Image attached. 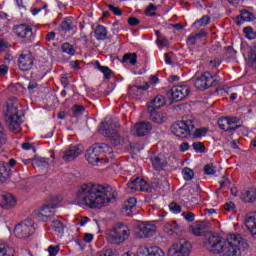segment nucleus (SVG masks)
<instances>
[{
	"label": "nucleus",
	"mask_w": 256,
	"mask_h": 256,
	"mask_svg": "<svg viewBox=\"0 0 256 256\" xmlns=\"http://www.w3.org/2000/svg\"><path fill=\"white\" fill-rule=\"evenodd\" d=\"M11 177V168L5 161H0V183H5Z\"/></svg>",
	"instance_id": "obj_24"
},
{
	"label": "nucleus",
	"mask_w": 256,
	"mask_h": 256,
	"mask_svg": "<svg viewBox=\"0 0 256 256\" xmlns=\"http://www.w3.org/2000/svg\"><path fill=\"white\" fill-rule=\"evenodd\" d=\"M74 117H81L85 113V107L83 105H74L71 108Z\"/></svg>",
	"instance_id": "obj_43"
},
{
	"label": "nucleus",
	"mask_w": 256,
	"mask_h": 256,
	"mask_svg": "<svg viewBox=\"0 0 256 256\" xmlns=\"http://www.w3.org/2000/svg\"><path fill=\"white\" fill-rule=\"evenodd\" d=\"M225 211H235V203L228 202L224 204Z\"/></svg>",
	"instance_id": "obj_62"
},
{
	"label": "nucleus",
	"mask_w": 256,
	"mask_h": 256,
	"mask_svg": "<svg viewBox=\"0 0 256 256\" xmlns=\"http://www.w3.org/2000/svg\"><path fill=\"white\" fill-rule=\"evenodd\" d=\"M106 235L107 241L112 245H121V243H125L129 239L131 230L123 223H116L107 231Z\"/></svg>",
	"instance_id": "obj_3"
},
{
	"label": "nucleus",
	"mask_w": 256,
	"mask_h": 256,
	"mask_svg": "<svg viewBox=\"0 0 256 256\" xmlns=\"http://www.w3.org/2000/svg\"><path fill=\"white\" fill-rule=\"evenodd\" d=\"M166 228L168 229V233H177V229H179V225L174 221L173 226H169V224L166 225Z\"/></svg>",
	"instance_id": "obj_61"
},
{
	"label": "nucleus",
	"mask_w": 256,
	"mask_h": 256,
	"mask_svg": "<svg viewBox=\"0 0 256 256\" xmlns=\"http://www.w3.org/2000/svg\"><path fill=\"white\" fill-rule=\"evenodd\" d=\"M148 114L151 121L158 125H161L165 123V121H167V115L163 112H159L156 110V111L148 112Z\"/></svg>",
	"instance_id": "obj_25"
},
{
	"label": "nucleus",
	"mask_w": 256,
	"mask_h": 256,
	"mask_svg": "<svg viewBox=\"0 0 256 256\" xmlns=\"http://www.w3.org/2000/svg\"><path fill=\"white\" fill-rule=\"evenodd\" d=\"M48 253L51 256L57 255V253H59V246H49L48 247Z\"/></svg>",
	"instance_id": "obj_60"
},
{
	"label": "nucleus",
	"mask_w": 256,
	"mask_h": 256,
	"mask_svg": "<svg viewBox=\"0 0 256 256\" xmlns=\"http://www.w3.org/2000/svg\"><path fill=\"white\" fill-rule=\"evenodd\" d=\"M98 131L99 134L109 140L114 147H119V145L125 143V139L122 138L121 134H119L116 129H99Z\"/></svg>",
	"instance_id": "obj_10"
},
{
	"label": "nucleus",
	"mask_w": 256,
	"mask_h": 256,
	"mask_svg": "<svg viewBox=\"0 0 256 256\" xmlns=\"http://www.w3.org/2000/svg\"><path fill=\"white\" fill-rule=\"evenodd\" d=\"M139 235L142 239H147L155 235V227L149 224H142L139 226Z\"/></svg>",
	"instance_id": "obj_22"
},
{
	"label": "nucleus",
	"mask_w": 256,
	"mask_h": 256,
	"mask_svg": "<svg viewBox=\"0 0 256 256\" xmlns=\"http://www.w3.org/2000/svg\"><path fill=\"white\" fill-rule=\"evenodd\" d=\"M192 36H194L196 41H199V39H203V37H207V32L200 31V32H198V33H196V34H194Z\"/></svg>",
	"instance_id": "obj_63"
},
{
	"label": "nucleus",
	"mask_w": 256,
	"mask_h": 256,
	"mask_svg": "<svg viewBox=\"0 0 256 256\" xmlns=\"http://www.w3.org/2000/svg\"><path fill=\"white\" fill-rule=\"evenodd\" d=\"M182 175L185 179V181H191V179H193V177H195V173L193 172V170H191V168H184L182 170Z\"/></svg>",
	"instance_id": "obj_44"
},
{
	"label": "nucleus",
	"mask_w": 256,
	"mask_h": 256,
	"mask_svg": "<svg viewBox=\"0 0 256 256\" xmlns=\"http://www.w3.org/2000/svg\"><path fill=\"white\" fill-rule=\"evenodd\" d=\"M33 233H35V227H33V220L31 219L18 223L14 228V235L18 237V239H27V237H31Z\"/></svg>",
	"instance_id": "obj_6"
},
{
	"label": "nucleus",
	"mask_w": 256,
	"mask_h": 256,
	"mask_svg": "<svg viewBox=\"0 0 256 256\" xmlns=\"http://www.w3.org/2000/svg\"><path fill=\"white\" fill-rule=\"evenodd\" d=\"M209 225V222L207 221H202V222H197L193 227H192V233L193 235H196L198 237H201V236H205L206 240L207 241V234L208 233H213V232H208L207 231V227Z\"/></svg>",
	"instance_id": "obj_17"
},
{
	"label": "nucleus",
	"mask_w": 256,
	"mask_h": 256,
	"mask_svg": "<svg viewBox=\"0 0 256 256\" xmlns=\"http://www.w3.org/2000/svg\"><path fill=\"white\" fill-rule=\"evenodd\" d=\"M211 23V18L209 16H202L200 20L194 22L195 27H203L205 25H209Z\"/></svg>",
	"instance_id": "obj_45"
},
{
	"label": "nucleus",
	"mask_w": 256,
	"mask_h": 256,
	"mask_svg": "<svg viewBox=\"0 0 256 256\" xmlns=\"http://www.w3.org/2000/svg\"><path fill=\"white\" fill-rule=\"evenodd\" d=\"M191 93V89L187 85L173 86L171 90L167 92L168 98L174 102L183 101L187 95Z\"/></svg>",
	"instance_id": "obj_8"
},
{
	"label": "nucleus",
	"mask_w": 256,
	"mask_h": 256,
	"mask_svg": "<svg viewBox=\"0 0 256 256\" xmlns=\"http://www.w3.org/2000/svg\"><path fill=\"white\" fill-rule=\"evenodd\" d=\"M143 183V179L136 177L134 180H132L130 183H128V187L132 191H139L141 189V185Z\"/></svg>",
	"instance_id": "obj_35"
},
{
	"label": "nucleus",
	"mask_w": 256,
	"mask_h": 256,
	"mask_svg": "<svg viewBox=\"0 0 256 256\" xmlns=\"http://www.w3.org/2000/svg\"><path fill=\"white\" fill-rule=\"evenodd\" d=\"M107 8L109 9V11H111L112 13H114V14L117 15V16L123 15V11H122L121 8H119V7H115V6H113L112 4H109V5L107 6Z\"/></svg>",
	"instance_id": "obj_54"
},
{
	"label": "nucleus",
	"mask_w": 256,
	"mask_h": 256,
	"mask_svg": "<svg viewBox=\"0 0 256 256\" xmlns=\"http://www.w3.org/2000/svg\"><path fill=\"white\" fill-rule=\"evenodd\" d=\"M192 147L196 153H205V145L201 142H194Z\"/></svg>",
	"instance_id": "obj_51"
},
{
	"label": "nucleus",
	"mask_w": 256,
	"mask_h": 256,
	"mask_svg": "<svg viewBox=\"0 0 256 256\" xmlns=\"http://www.w3.org/2000/svg\"><path fill=\"white\" fill-rule=\"evenodd\" d=\"M137 205V199H135L134 197L129 198L125 204L123 205V209L125 211H130V213H133V209H135Z\"/></svg>",
	"instance_id": "obj_33"
},
{
	"label": "nucleus",
	"mask_w": 256,
	"mask_h": 256,
	"mask_svg": "<svg viewBox=\"0 0 256 256\" xmlns=\"http://www.w3.org/2000/svg\"><path fill=\"white\" fill-rule=\"evenodd\" d=\"M238 21H236L237 25H243V23H245V21L247 22H251L255 19V15H253V13H251L249 10L247 9H243L240 12V15L237 16Z\"/></svg>",
	"instance_id": "obj_26"
},
{
	"label": "nucleus",
	"mask_w": 256,
	"mask_h": 256,
	"mask_svg": "<svg viewBox=\"0 0 256 256\" xmlns=\"http://www.w3.org/2000/svg\"><path fill=\"white\" fill-rule=\"evenodd\" d=\"M59 207L58 203H49L42 206L40 211L34 212L35 217L40 219V221H51L55 217V211L51 209H57Z\"/></svg>",
	"instance_id": "obj_9"
},
{
	"label": "nucleus",
	"mask_w": 256,
	"mask_h": 256,
	"mask_svg": "<svg viewBox=\"0 0 256 256\" xmlns=\"http://www.w3.org/2000/svg\"><path fill=\"white\" fill-rule=\"evenodd\" d=\"M129 61L130 65H137V54L136 53H126L123 55L122 63H127Z\"/></svg>",
	"instance_id": "obj_32"
},
{
	"label": "nucleus",
	"mask_w": 256,
	"mask_h": 256,
	"mask_svg": "<svg viewBox=\"0 0 256 256\" xmlns=\"http://www.w3.org/2000/svg\"><path fill=\"white\" fill-rule=\"evenodd\" d=\"M51 227L56 233H63V231H65V226L63 225V222L59 220H53Z\"/></svg>",
	"instance_id": "obj_40"
},
{
	"label": "nucleus",
	"mask_w": 256,
	"mask_h": 256,
	"mask_svg": "<svg viewBox=\"0 0 256 256\" xmlns=\"http://www.w3.org/2000/svg\"><path fill=\"white\" fill-rule=\"evenodd\" d=\"M157 185H158V182H153L152 185L149 186V183L143 180L140 186V191H144L145 193H151V191H153V188L157 187Z\"/></svg>",
	"instance_id": "obj_38"
},
{
	"label": "nucleus",
	"mask_w": 256,
	"mask_h": 256,
	"mask_svg": "<svg viewBox=\"0 0 256 256\" xmlns=\"http://www.w3.org/2000/svg\"><path fill=\"white\" fill-rule=\"evenodd\" d=\"M151 11H157V6H155V4H153V3L149 4V6L145 10V13L149 17H155L157 15V13L151 12Z\"/></svg>",
	"instance_id": "obj_49"
},
{
	"label": "nucleus",
	"mask_w": 256,
	"mask_h": 256,
	"mask_svg": "<svg viewBox=\"0 0 256 256\" xmlns=\"http://www.w3.org/2000/svg\"><path fill=\"white\" fill-rule=\"evenodd\" d=\"M152 165L156 171H161L163 167H166L167 162L159 156L152 158Z\"/></svg>",
	"instance_id": "obj_31"
},
{
	"label": "nucleus",
	"mask_w": 256,
	"mask_h": 256,
	"mask_svg": "<svg viewBox=\"0 0 256 256\" xmlns=\"http://www.w3.org/2000/svg\"><path fill=\"white\" fill-rule=\"evenodd\" d=\"M204 245L207 251L213 253V255L221 256H239L241 251H245L249 247L241 234H233L225 239L219 234L208 233Z\"/></svg>",
	"instance_id": "obj_2"
},
{
	"label": "nucleus",
	"mask_w": 256,
	"mask_h": 256,
	"mask_svg": "<svg viewBox=\"0 0 256 256\" xmlns=\"http://www.w3.org/2000/svg\"><path fill=\"white\" fill-rule=\"evenodd\" d=\"M98 256H115L113 254V250H102L101 252L98 253Z\"/></svg>",
	"instance_id": "obj_64"
},
{
	"label": "nucleus",
	"mask_w": 256,
	"mask_h": 256,
	"mask_svg": "<svg viewBox=\"0 0 256 256\" xmlns=\"http://www.w3.org/2000/svg\"><path fill=\"white\" fill-rule=\"evenodd\" d=\"M62 53H66V55H70V57H73L75 55L76 51L73 45H71L68 42H65L62 44Z\"/></svg>",
	"instance_id": "obj_36"
},
{
	"label": "nucleus",
	"mask_w": 256,
	"mask_h": 256,
	"mask_svg": "<svg viewBox=\"0 0 256 256\" xmlns=\"http://www.w3.org/2000/svg\"><path fill=\"white\" fill-rule=\"evenodd\" d=\"M218 126L220 129H239L243 127V122L239 117H224L218 120Z\"/></svg>",
	"instance_id": "obj_11"
},
{
	"label": "nucleus",
	"mask_w": 256,
	"mask_h": 256,
	"mask_svg": "<svg viewBox=\"0 0 256 256\" xmlns=\"http://www.w3.org/2000/svg\"><path fill=\"white\" fill-rule=\"evenodd\" d=\"M150 85L148 84V82H144L143 85H134L132 87V89H137L138 91H147L149 89Z\"/></svg>",
	"instance_id": "obj_59"
},
{
	"label": "nucleus",
	"mask_w": 256,
	"mask_h": 256,
	"mask_svg": "<svg viewBox=\"0 0 256 256\" xmlns=\"http://www.w3.org/2000/svg\"><path fill=\"white\" fill-rule=\"evenodd\" d=\"M243 32L245 33L247 39H255L256 33L253 31V28L248 26L243 29Z\"/></svg>",
	"instance_id": "obj_50"
},
{
	"label": "nucleus",
	"mask_w": 256,
	"mask_h": 256,
	"mask_svg": "<svg viewBox=\"0 0 256 256\" xmlns=\"http://www.w3.org/2000/svg\"><path fill=\"white\" fill-rule=\"evenodd\" d=\"M15 251L11 248L5 247V244L0 243V256H14Z\"/></svg>",
	"instance_id": "obj_42"
},
{
	"label": "nucleus",
	"mask_w": 256,
	"mask_h": 256,
	"mask_svg": "<svg viewBox=\"0 0 256 256\" xmlns=\"http://www.w3.org/2000/svg\"><path fill=\"white\" fill-rule=\"evenodd\" d=\"M49 165V158L37 157L34 158L33 167H47Z\"/></svg>",
	"instance_id": "obj_37"
},
{
	"label": "nucleus",
	"mask_w": 256,
	"mask_h": 256,
	"mask_svg": "<svg viewBox=\"0 0 256 256\" xmlns=\"http://www.w3.org/2000/svg\"><path fill=\"white\" fill-rule=\"evenodd\" d=\"M140 255L143 256H165V252L158 246H148L140 249Z\"/></svg>",
	"instance_id": "obj_18"
},
{
	"label": "nucleus",
	"mask_w": 256,
	"mask_h": 256,
	"mask_svg": "<svg viewBox=\"0 0 256 256\" xmlns=\"http://www.w3.org/2000/svg\"><path fill=\"white\" fill-rule=\"evenodd\" d=\"M92 147L99 155H101V153H107L108 155H111V153H113V149L111 148V146H109V144L95 143L92 145Z\"/></svg>",
	"instance_id": "obj_27"
},
{
	"label": "nucleus",
	"mask_w": 256,
	"mask_h": 256,
	"mask_svg": "<svg viewBox=\"0 0 256 256\" xmlns=\"http://www.w3.org/2000/svg\"><path fill=\"white\" fill-rule=\"evenodd\" d=\"M94 37L97 41H105L107 39V28L103 25H98L94 30Z\"/></svg>",
	"instance_id": "obj_28"
},
{
	"label": "nucleus",
	"mask_w": 256,
	"mask_h": 256,
	"mask_svg": "<svg viewBox=\"0 0 256 256\" xmlns=\"http://www.w3.org/2000/svg\"><path fill=\"white\" fill-rule=\"evenodd\" d=\"M99 155L100 154L96 152L93 146H91L90 149L87 150L85 158L90 165H99V163L103 161V158L99 157Z\"/></svg>",
	"instance_id": "obj_19"
},
{
	"label": "nucleus",
	"mask_w": 256,
	"mask_h": 256,
	"mask_svg": "<svg viewBox=\"0 0 256 256\" xmlns=\"http://www.w3.org/2000/svg\"><path fill=\"white\" fill-rule=\"evenodd\" d=\"M81 153H83L81 145L70 146L69 149L63 152L62 159L67 162L75 161V159H77Z\"/></svg>",
	"instance_id": "obj_14"
},
{
	"label": "nucleus",
	"mask_w": 256,
	"mask_h": 256,
	"mask_svg": "<svg viewBox=\"0 0 256 256\" xmlns=\"http://www.w3.org/2000/svg\"><path fill=\"white\" fill-rule=\"evenodd\" d=\"M217 85H219V80L215 79V76L209 72H204L201 76L196 78L194 82V87H196L198 91H207L210 87H217Z\"/></svg>",
	"instance_id": "obj_5"
},
{
	"label": "nucleus",
	"mask_w": 256,
	"mask_h": 256,
	"mask_svg": "<svg viewBox=\"0 0 256 256\" xmlns=\"http://www.w3.org/2000/svg\"><path fill=\"white\" fill-rule=\"evenodd\" d=\"M191 253V243L186 240H180L172 245L168 250V256H189Z\"/></svg>",
	"instance_id": "obj_7"
},
{
	"label": "nucleus",
	"mask_w": 256,
	"mask_h": 256,
	"mask_svg": "<svg viewBox=\"0 0 256 256\" xmlns=\"http://www.w3.org/2000/svg\"><path fill=\"white\" fill-rule=\"evenodd\" d=\"M215 173H217V170H215L213 164H206L204 166V175H215Z\"/></svg>",
	"instance_id": "obj_48"
},
{
	"label": "nucleus",
	"mask_w": 256,
	"mask_h": 256,
	"mask_svg": "<svg viewBox=\"0 0 256 256\" xmlns=\"http://www.w3.org/2000/svg\"><path fill=\"white\" fill-rule=\"evenodd\" d=\"M249 61L251 63V67L256 69V43L251 48V53H250Z\"/></svg>",
	"instance_id": "obj_46"
},
{
	"label": "nucleus",
	"mask_w": 256,
	"mask_h": 256,
	"mask_svg": "<svg viewBox=\"0 0 256 256\" xmlns=\"http://www.w3.org/2000/svg\"><path fill=\"white\" fill-rule=\"evenodd\" d=\"M172 135H175L178 139H187V137H191V129H174Z\"/></svg>",
	"instance_id": "obj_30"
},
{
	"label": "nucleus",
	"mask_w": 256,
	"mask_h": 256,
	"mask_svg": "<svg viewBox=\"0 0 256 256\" xmlns=\"http://www.w3.org/2000/svg\"><path fill=\"white\" fill-rule=\"evenodd\" d=\"M241 199L245 202V203H253V201H255L256 197H255V191L253 190H247L244 194H242Z\"/></svg>",
	"instance_id": "obj_34"
},
{
	"label": "nucleus",
	"mask_w": 256,
	"mask_h": 256,
	"mask_svg": "<svg viewBox=\"0 0 256 256\" xmlns=\"http://www.w3.org/2000/svg\"><path fill=\"white\" fill-rule=\"evenodd\" d=\"M54 133L55 132L52 129L42 130L40 132V137H42L43 139H50V137H53Z\"/></svg>",
	"instance_id": "obj_53"
},
{
	"label": "nucleus",
	"mask_w": 256,
	"mask_h": 256,
	"mask_svg": "<svg viewBox=\"0 0 256 256\" xmlns=\"http://www.w3.org/2000/svg\"><path fill=\"white\" fill-rule=\"evenodd\" d=\"M35 63V57L33 54L27 53L20 55L18 59V67L20 71H31Z\"/></svg>",
	"instance_id": "obj_13"
},
{
	"label": "nucleus",
	"mask_w": 256,
	"mask_h": 256,
	"mask_svg": "<svg viewBox=\"0 0 256 256\" xmlns=\"http://www.w3.org/2000/svg\"><path fill=\"white\" fill-rule=\"evenodd\" d=\"M14 28L17 37L31 41V37L33 36V28H31V26L27 24H20L18 26H14Z\"/></svg>",
	"instance_id": "obj_15"
},
{
	"label": "nucleus",
	"mask_w": 256,
	"mask_h": 256,
	"mask_svg": "<svg viewBox=\"0 0 256 256\" xmlns=\"http://www.w3.org/2000/svg\"><path fill=\"white\" fill-rule=\"evenodd\" d=\"M112 199L117 197V192H113L111 186H103L100 184L85 183L79 186L76 193V201L78 205H85L90 209H99L107 203H111Z\"/></svg>",
	"instance_id": "obj_1"
},
{
	"label": "nucleus",
	"mask_w": 256,
	"mask_h": 256,
	"mask_svg": "<svg viewBox=\"0 0 256 256\" xmlns=\"http://www.w3.org/2000/svg\"><path fill=\"white\" fill-rule=\"evenodd\" d=\"M94 67L98 69V71H101V73H103L104 79H111V74L113 73L112 69L107 66H102L99 61H95Z\"/></svg>",
	"instance_id": "obj_29"
},
{
	"label": "nucleus",
	"mask_w": 256,
	"mask_h": 256,
	"mask_svg": "<svg viewBox=\"0 0 256 256\" xmlns=\"http://www.w3.org/2000/svg\"><path fill=\"white\" fill-rule=\"evenodd\" d=\"M130 133H131V135H133V137H146V135H149V133H151V130H149V129H132Z\"/></svg>",
	"instance_id": "obj_41"
},
{
	"label": "nucleus",
	"mask_w": 256,
	"mask_h": 256,
	"mask_svg": "<svg viewBox=\"0 0 256 256\" xmlns=\"http://www.w3.org/2000/svg\"><path fill=\"white\" fill-rule=\"evenodd\" d=\"M15 205H17V200L14 195L11 193H4L0 195V207H2V209H13Z\"/></svg>",
	"instance_id": "obj_16"
},
{
	"label": "nucleus",
	"mask_w": 256,
	"mask_h": 256,
	"mask_svg": "<svg viewBox=\"0 0 256 256\" xmlns=\"http://www.w3.org/2000/svg\"><path fill=\"white\" fill-rule=\"evenodd\" d=\"M139 23H141V20L138 18H135L133 16L128 18V25H130V27H137Z\"/></svg>",
	"instance_id": "obj_56"
},
{
	"label": "nucleus",
	"mask_w": 256,
	"mask_h": 256,
	"mask_svg": "<svg viewBox=\"0 0 256 256\" xmlns=\"http://www.w3.org/2000/svg\"><path fill=\"white\" fill-rule=\"evenodd\" d=\"M193 139L199 137H205L207 135V129H196L193 134H191Z\"/></svg>",
	"instance_id": "obj_52"
},
{
	"label": "nucleus",
	"mask_w": 256,
	"mask_h": 256,
	"mask_svg": "<svg viewBox=\"0 0 256 256\" xmlns=\"http://www.w3.org/2000/svg\"><path fill=\"white\" fill-rule=\"evenodd\" d=\"M245 225L248 231H250L251 235L256 237V212H252L246 216Z\"/></svg>",
	"instance_id": "obj_21"
},
{
	"label": "nucleus",
	"mask_w": 256,
	"mask_h": 256,
	"mask_svg": "<svg viewBox=\"0 0 256 256\" xmlns=\"http://www.w3.org/2000/svg\"><path fill=\"white\" fill-rule=\"evenodd\" d=\"M98 127L99 129H119L121 125L119 124V121H117V118L107 116Z\"/></svg>",
	"instance_id": "obj_20"
},
{
	"label": "nucleus",
	"mask_w": 256,
	"mask_h": 256,
	"mask_svg": "<svg viewBox=\"0 0 256 256\" xmlns=\"http://www.w3.org/2000/svg\"><path fill=\"white\" fill-rule=\"evenodd\" d=\"M169 209L172 213H181V206L175 202L169 204Z\"/></svg>",
	"instance_id": "obj_55"
},
{
	"label": "nucleus",
	"mask_w": 256,
	"mask_h": 256,
	"mask_svg": "<svg viewBox=\"0 0 256 256\" xmlns=\"http://www.w3.org/2000/svg\"><path fill=\"white\" fill-rule=\"evenodd\" d=\"M157 45H160L161 47H169V40L165 37H161L160 39L156 40Z\"/></svg>",
	"instance_id": "obj_58"
},
{
	"label": "nucleus",
	"mask_w": 256,
	"mask_h": 256,
	"mask_svg": "<svg viewBox=\"0 0 256 256\" xmlns=\"http://www.w3.org/2000/svg\"><path fill=\"white\" fill-rule=\"evenodd\" d=\"M154 100L162 107H164V105L167 103V100L164 98L163 95H156L154 97Z\"/></svg>",
	"instance_id": "obj_57"
},
{
	"label": "nucleus",
	"mask_w": 256,
	"mask_h": 256,
	"mask_svg": "<svg viewBox=\"0 0 256 256\" xmlns=\"http://www.w3.org/2000/svg\"><path fill=\"white\" fill-rule=\"evenodd\" d=\"M5 123L9 129H19L23 119L19 115V103L9 102L6 106Z\"/></svg>",
	"instance_id": "obj_4"
},
{
	"label": "nucleus",
	"mask_w": 256,
	"mask_h": 256,
	"mask_svg": "<svg viewBox=\"0 0 256 256\" xmlns=\"http://www.w3.org/2000/svg\"><path fill=\"white\" fill-rule=\"evenodd\" d=\"M134 129H153V126L149 121H140L134 125Z\"/></svg>",
	"instance_id": "obj_47"
},
{
	"label": "nucleus",
	"mask_w": 256,
	"mask_h": 256,
	"mask_svg": "<svg viewBox=\"0 0 256 256\" xmlns=\"http://www.w3.org/2000/svg\"><path fill=\"white\" fill-rule=\"evenodd\" d=\"M60 28L62 31H65V33H69L71 31H74L75 33L77 31V23L71 17H67L60 24Z\"/></svg>",
	"instance_id": "obj_23"
},
{
	"label": "nucleus",
	"mask_w": 256,
	"mask_h": 256,
	"mask_svg": "<svg viewBox=\"0 0 256 256\" xmlns=\"http://www.w3.org/2000/svg\"><path fill=\"white\" fill-rule=\"evenodd\" d=\"M159 103L155 101V98H153L148 104H147V113H153V111H159L161 109Z\"/></svg>",
	"instance_id": "obj_39"
},
{
	"label": "nucleus",
	"mask_w": 256,
	"mask_h": 256,
	"mask_svg": "<svg viewBox=\"0 0 256 256\" xmlns=\"http://www.w3.org/2000/svg\"><path fill=\"white\" fill-rule=\"evenodd\" d=\"M172 129H199V121L192 117H183L182 120L176 121Z\"/></svg>",
	"instance_id": "obj_12"
}]
</instances>
